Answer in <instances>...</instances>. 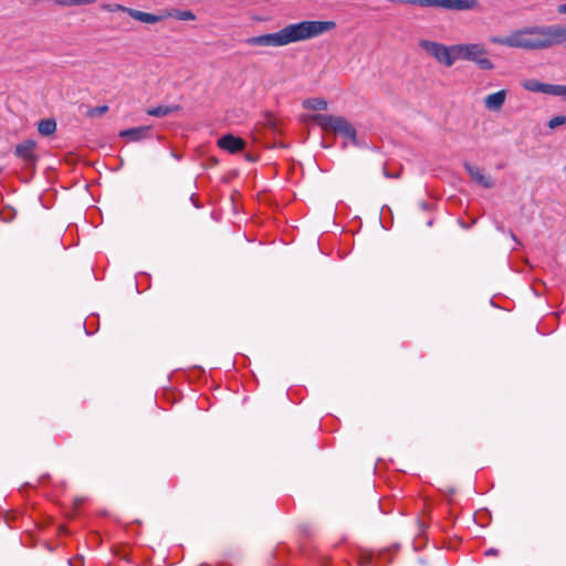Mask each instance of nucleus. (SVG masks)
I'll return each mask as SVG.
<instances>
[{
    "label": "nucleus",
    "instance_id": "5",
    "mask_svg": "<svg viewBox=\"0 0 566 566\" xmlns=\"http://www.w3.org/2000/svg\"><path fill=\"white\" fill-rule=\"evenodd\" d=\"M419 46L432 56L439 64L451 67L453 65L452 45H446L436 41L420 40Z\"/></svg>",
    "mask_w": 566,
    "mask_h": 566
},
{
    "label": "nucleus",
    "instance_id": "9",
    "mask_svg": "<svg viewBox=\"0 0 566 566\" xmlns=\"http://www.w3.org/2000/svg\"><path fill=\"white\" fill-rule=\"evenodd\" d=\"M464 168H465L467 172L469 174V176L471 177V179L474 182H476L478 185L482 186L483 188L489 189L494 186V181L491 178V176L485 175L483 169H481L480 167L467 163L464 165Z\"/></svg>",
    "mask_w": 566,
    "mask_h": 566
},
{
    "label": "nucleus",
    "instance_id": "22",
    "mask_svg": "<svg viewBox=\"0 0 566 566\" xmlns=\"http://www.w3.org/2000/svg\"><path fill=\"white\" fill-rule=\"evenodd\" d=\"M384 175H385V177H387V178H394V177L396 178V177H398V176H399V175H390V174H389V172H387L386 170H384Z\"/></svg>",
    "mask_w": 566,
    "mask_h": 566
},
{
    "label": "nucleus",
    "instance_id": "1",
    "mask_svg": "<svg viewBox=\"0 0 566 566\" xmlns=\"http://www.w3.org/2000/svg\"><path fill=\"white\" fill-rule=\"evenodd\" d=\"M335 28L336 23L334 21L305 20L290 23L274 33L248 38L245 43L250 46H286L321 36Z\"/></svg>",
    "mask_w": 566,
    "mask_h": 566
},
{
    "label": "nucleus",
    "instance_id": "12",
    "mask_svg": "<svg viewBox=\"0 0 566 566\" xmlns=\"http://www.w3.org/2000/svg\"><path fill=\"white\" fill-rule=\"evenodd\" d=\"M548 48L557 44L566 46V27L554 24L546 25Z\"/></svg>",
    "mask_w": 566,
    "mask_h": 566
},
{
    "label": "nucleus",
    "instance_id": "6",
    "mask_svg": "<svg viewBox=\"0 0 566 566\" xmlns=\"http://www.w3.org/2000/svg\"><path fill=\"white\" fill-rule=\"evenodd\" d=\"M14 155L22 160L24 167H34L39 155L36 153V143L32 139H27L19 143L14 147Z\"/></svg>",
    "mask_w": 566,
    "mask_h": 566
},
{
    "label": "nucleus",
    "instance_id": "17",
    "mask_svg": "<svg viewBox=\"0 0 566 566\" xmlns=\"http://www.w3.org/2000/svg\"><path fill=\"white\" fill-rule=\"evenodd\" d=\"M522 85L526 91L541 93H545V90L547 87V84L541 83L536 80L524 81Z\"/></svg>",
    "mask_w": 566,
    "mask_h": 566
},
{
    "label": "nucleus",
    "instance_id": "2",
    "mask_svg": "<svg viewBox=\"0 0 566 566\" xmlns=\"http://www.w3.org/2000/svg\"><path fill=\"white\" fill-rule=\"evenodd\" d=\"M490 42L512 49L536 51L548 49L546 25H532L512 31L505 36H492Z\"/></svg>",
    "mask_w": 566,
    "mask_h": 566
},
{
    "label": "nucleus",
    "instance_id": "10",
    "mask_svg": "<svg viewBox=\"0 0 566 566\" xmlns=\"http://www.w3.org/2000/svg\"><path fill=\"white\" fill-rule=\"evenodd\" d=\"M218 146L230 154H237L244 149L245 142L240 137L228 134L219 138Z\"/></svg>",
    "mask_w": 566,
    "mask_h": 566
},
{
    "label": "nucleus",
    "instance_id": "13",
    "mask_svg": "<svg viewBox=\"0 0 566 566\" xmlns=\"http://www.w3.org/2000/svg\"><path fill=\"white\" fill-rule=\"evenodd\" d=\"M149 130H150L149 126L128 128V129L122 130L119 133V136L128 138L132 142H137V140L146 138L148 136Z\"/></svg>",
    "mask_w": 566,
    "mask_h": 566
},
{
    "label": "nucleus",
    "instance_id": "15",
    "mask_svg": "<svg viewBox=\"0 0 566 566\" xmlns=\"http://www.w3.org/2000/svg\"><path fill=\"white\" fill-rule=\"evenodd\" d=\"M38 130L43 136H50L56 130V123L54 119H42L38 125Z\"/></svg>",
    "mask_w": 566,
    "mask_h": 566
},
{
    "label": "nucleus",
    "instance_id": "8",
    "mask_svg": "<svg viewBox=\"0 0 566 566\" xmlns=\"http://www.w3.org/2000/svg\"><path fill=\"white\" fill-rule=\"evenodd\" d=\"M101 9L105 12H125L132 19L145 24H147V20H155L149 15V12H144L137 9L125 7L119 3H104L101 6Z\"/></svg>",
    "mask_w": 566,
    "mask_h": 566
},
{
    "label": "nucleus",
    "instance_id": "19",
    "mask_svg": "<svg viewBox=\"0 0 566 566\" xmlns=\"http://www.w3.org/2000/svg\"><path fill=\"white\" fill-rule=\"evenodd\" d=\"M565 123H566V116H564V115L555 116V117H553V118L548 122V127H549L551 129H555V128H557L558 126L564 125Z\"/></svg>",
    "mask_w": 566,
    "mask_h": 566
},
{
    "label": "nucleus",
    "instance_id": "23",
    "mask_svg": "<svg viewBox=\"0 0 566 566\" xmlns=\"http://www.w3.org/2000/svg\"><path fill=\"white\" fill-rule=\"evenodd\" d=\"M486 555H495L496 554V551L491 548L489 551L485 552Z\"/></svg>",
    "mask_w": 566,
    "mask_h": 566
},
{
    "label": "nucleus",
    "instance_id": "20",
    "mask_svg": "<svg viewBox=\"0 0 566 566\" xmlns=\"http://www.w3.org/2000/svg\"><path fill=\"white\" fill-rule=\"evenodd\" d=\"M107 111H108V106H106V105H102V106L94 107V108L90 109L87 114H88L91 117H94V116H102V115H104Z\"/></svg>",
    "mask_w": 566,
    "mask_h": 566
},
{
    "label": "nucleus",
    "instance_id": "16",
    "mask_svg": "<svg viewBox=\"0 0 566 566\" xmlns=\"http://www.w3.org/2000/svg\"><path fill=\"white\" fill-rule=\"evenodd\" d=\"M177 109H178L177 106H164V105H160V106H157V107L148 108L147 109V114L149 116L164 117V116H167V115L171 114L172 112H175Z\"/></svg>",
    "mask_w": 566,
    "mask_h": 566
},
{
    "label": "nucleus",
    "instance_id": "21",
    "mask_svg": "<svg viewBox=\"0 0 566 566\" xmlns=\"http://www.w3.org/2000/svg\"><path fill=\"white\" fill-rule=\"evenodd\" d=\"M557 12H558L559 14H566V3H564V4H559V6L557 7Z\"/></svg>",
    "mask_w": 566,
    "mask_h": 566
},
{
    "label": "nucleus",
    "instance_id": "18",
    "mask_svg": "<svg viewBox=\"0 0 566 566\" xmlns=\"http://www.w3.org/2000/svg\"><path fill=\"white\" fill-rule=\"evenodd\" d=\"M545 94L560 96L566 99V85L547 84Z\"/></svg>",
    "mask_w": 566,
    "mask_h": 566
},
{
    "label": "nucleus",
    "instance_id": "24",
    "mask_svg": "<svg viewBox=\"0 0 566 566\" xmlns=\"http://www.w3.org/2000/svg\"><path fill=\"white\" fill-rule=\"evenodd\" d=\"M511 237H512V239H513V240H515V241H516V237H515V234H514V233H511Z\"/></svg>",
    "mask_w": 566,
    "mask_h": 566
},
{
    "label": "nucleus",
    "instance_id": "3",
    "mask_svg": "<svg viewBox=\"0 0 566 566\" xmlns=\"http://www.w3.org/2000/svg\"><path fill=\"white\" fill-rule=\"evenodd\" d=\"M453 64L459 61L473 62L482 71H492L494 63L489 59L488 51L481 43H459L452 45Z\"/></svg>",
    "mask_w": 566,
    "mask_h": 566
},
{
    "label": "nucleus",
    "instance_id": "11",
    "mask_svg": "<svg viewBox=\"0 0 566 566\" xmlns=\"http://www.w3.org/2000/svg\"><path fill=\"white\" fill-rule=\"evenodd\" d=\"M507 91L500 90L486 95L483 99V106L490 112H500L506 101Z\"/></svg>",
    "mask_w": 566,
    "mask_h": 566
},
{
    "label": "nucleus",
    "instance_id": "4",
    "mask_svg": "<svg viewBox=\"0 0 566 566\" xmlns=\"http://www.w3.org/2000/svg\"><path fill=\"white\" fill-rule=\"evenodd\" d=\"M310 118L324 132L340 135L356 143V129L345 117L328 114H314Z\"/></svg>",
    "mask_w": 566,
    "mask_h": 566
},
{
    "label": "nucleus",
    "instance_id": "7",
    "mask_svg": "<svg viewBox=\"0 0 566 566\" xmlns=\"http://www.w3.org/2000/svg\"><path fill=\"white\" fill-rule=\"evenodd\" d=\"M155 20H147V24H156L165 19L174 18L179 21H195L196 14L191 10H181L177 8H166L160 10L158 14L149 13Z\"/></svg>",
    "mask_w": 566,
    "mask_h": 566
},
{
    "label": "nucleus",
    "instance_id": "14",
    "mask_svg": "<svg viewBox=\"0 0 566 566\" xmlns=\"http://www.w3.org/2000/svg\"><path fill=\"white\" fill-rule=\"evenodd\" d=\"M302 106L306 109L325 111L327 109L328 103L322 97H314L304 99Z\"/></svg>",
    "mask_w": 566,
    "mask_h": 566
}]
</instances>
